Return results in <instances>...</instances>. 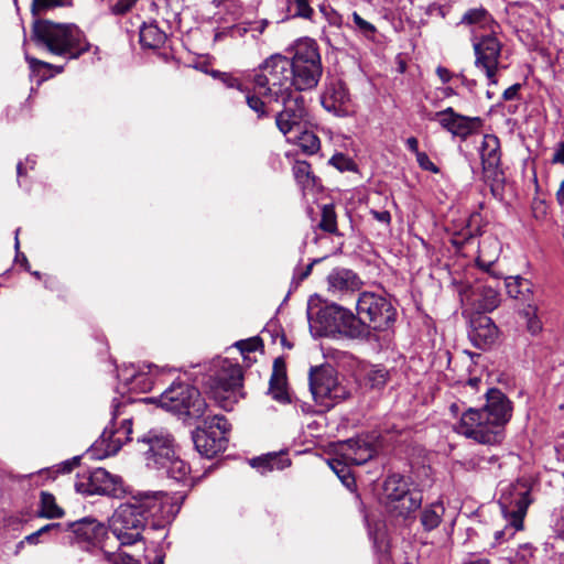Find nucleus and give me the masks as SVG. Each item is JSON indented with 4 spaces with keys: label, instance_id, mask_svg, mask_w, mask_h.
<instances>
[{
    "label": "nucleus",
    "instance_id": "obj_1",
    "mask_svg": "<svg viewBox=\"0 0 564 564\" xmlns=\"http://www.w3.org/2000/svg\"><path fill=\"white\" fill-rule=\"evenodd\" d=\"M31 39L36 46L48 53L69 59L78 58L90 48L84 32L77 25L50 20L35 21Z\"/></svg>",
    "mask_w": 564,
    "mask_h": 564
},
{
    "label": "nucleus",
    "instance_id": "obj_2",
    "mask_svg": "<svg viewBox=\"0 0 564 564\" xmlns=\"http://www.w3.org/2000/svg\"><path fill=\"white\" fill-rule=\"evenodd\" d=\"M290 51L292 53L290 62L295 91L314 89L323 74L317 43L310 37H303L297 40Z\"/></svg>",
    "mask_w": 564,
    "mask_h": 564
},
{
    "label": "nucleus",
    "instance_id": "obj_3",
    "mask_svg": "<svg viewBox=\"0 0 564 564\" xmlns=\"http://www.w3.org/2000/svg\"><path fill=\"white\" fill-rule=\"evenodd\" d=\"M253 83L263 97L279 102L282 96L294 91L290 58L271 55L260 65Z\"/></svg>",
    "mask_w": 564,
    "mask_h": 564
},
{
    "label": "nucleus",
    "instance_id": "obj_4",
    "mask_svg": "<svg viewBox=\"0 0 564 564\" xmlns=\"http://www.w3.org/2000/svg\"><path fill=\"white\" fill-rule=\"evenodd\" d=\"M162 409L180 416L184 422L204 416L207 403L199 390L185 382H173L158 399Z\"/></svg>",
    "mask_w": 564,
    "mask_h": 564
},
{
    "label": "nucleus",
    "instance_id": "obj_5",
    "mask_svg": "<svg viewBox=\"0 0 564 564\" xmlns=\"http://www.w3.org/2000/svg\"><path fill=\"white\" fill-rule=\"evenodd\" d=\"M498 503L507 524L495 536L497 540L509 539L523 529V520L531 503L530 490L523 484H508L501 488Z\"/></svg>",
    "mask_w": 564,
    "mask_h": 564
},
{
    "label": "nucleus",
    "instance_id": "obj_6",
    "mask_svg": "<svg viewBox=\"0 0 564 564\" xmlns=\"http://www.w3.org/2000/svg\"><path fill=\"white\" fill-rule=\"evenodd\" d=\"M145 525L137 496L121 503L109 519V529L121 545H132L140 541Z\"/></svg>",
    "mask_w": 564,
    "mask_h": 564
},
{
    "label": "nucleus",
    "instance_id": "obj_7",
    "mask_svg": "<svg viewBox=\"0 0 564 564\" xmlns=\"http://www.w3.org/2000/svg\"><path fill=\"white\" fill-rule=\"evenodd\" d=\"M455 431L485 445L500 444L505 438V430L480 408H468L463 411Z\"/></svg>",
    "mask_w": 564,
    "mask_h": 564
},
{
    "label": "nucleus",
    "instance_id": "obj_8",
    "mask_svg": "<svg viewBox=\"0 0 564 564\" xmlns=\"http://www.w3.org/2000/svg\"><path fill=\"white\" fill-rule=\"evenodd\" d=\"M209 391L214 400L225 410H230L238 401L239 390L242 387V369L238 364L223 359L217 370L209 378Z\"/></svg>",
    "mask_w": 564,
    "mask_h": 564
},
{
    "label": "nucleus",
    "instance_id": "obj_9",
    "mask_svg": "<svg viewBox=\"0 0 564 564\" xmlns=\"http://www.w3.org/2000/svg\"><path fill=\"white\" fill-rule=\"evenodd\" d=\"M308 379L315 402L326 409L349 397V390L338 381L336 371L330 366L311 368Z\"/></svg>",
    "mask_w": 564,
    "mask_h": 564
},
{
    "label": "nucleus",
    "instance_id": "obj_10",
    "mask_svg": "<svg viewBox=\"0 0 564 564\" xmlns=\"http://www.w3.org/2000/svg\"><path fill=\"white\" fill-rule=\"evenodd\" d=\"M357 314L367 326L375 330H386L394 322L397 311L383 295L375 292H362L356 303Z\"/></svg>",
    "mask_w": 564,
    "mask_h": 564
},
{
    "label": "nucleus",
    "instance_id": "obj_11",
    "mask_svg": "<svg viewBox=\"0 0 564 564\" xmlns=\"http://www.w3.org/2000/svg\"><path fill=\"white\" fill-rule=\"evenodd\" d=\"M132 402L130 399L118 401L117 399L112 402V419L110 425L105 427L100 438L96 442L95 446L104 451L102 456H111L117 454L120 448L130 441L132 433V419L123 417L118 426L117 420L120 415L127 413V408Z\"/></svg>",
    "mask_w": 564,
    "mask_h": 564
},
{
    "label": "nucleus",
    "instance_id": "obj_12",
    "mask_svg": "<svg viewBox=\"0 0 564 564\" xmlns=\"http://www.w3.org/2000/svg\"><path fill=\"white\" fill-rule=\"evenodd\" d=\"M229 430L230 425L225 416L207 417L204 421V426L197 427L192 434L196 451L207 458L218 455L227 447L228 438L226 435Z\"/></svg>",
    "mask_w": 564,
    "mask_h": 564
},
{
    "label": "nucleus",
    "instance_id": "obj_13",
    "mask_svg": "<svg viewBox=\"0 0 564 564\" xmlns=\"http://www.w3.org/2000/svg\"><path fill=\"white\" fill-rule=\"evenodd\" d=\"M137 498L143 511L145 522L148 523L150 518L153 519V528L164 527L166 523H170L181 509L180 503L173 497L162 491L138 494Z\"/></svg>",
    "mask_w": 564,
    "mask_h": 564
},
{
    "label": "nucleus",
    "instance_id": "obj_14",
    "mask_svg": "<svg viewBox=\"0 0 564 564\" xmlns=\"http://www.w3.org/2000/svg\"><path fill=\"white\" fill-rule=\"evenodd\" d=\"M501 43L495 36V33H488L480 36L478 41L474 37L475 66L486 74L489 84H497L496 74L501 55Z\"/></svg>",
    "mask_w": 564,
    "mask_h": 564
},
{
    "label": "nucleus",
    "instance_id": "obj_15",
    "mask_svg": "<svg viewBox=\"0 0 564 564\" xmlns=\"http://www.w3.org/2000/svg\"><path fill=\"white\" fill-rule=\"evenodd\" d=\"M280 101L283 104V109L275 116L278 129L284 135L299 132L302 121L307 115L304 97L294 90L282 96Z\"/></svg>",
    "mask_w": 564,
    "mask_h": 564
},
{
    "label": "nucleus",
    "instance_id": "obj_16",
    "mask_svg": "<svg viewBox=\"0 0 564 564\" xmlns=\"http://www.w3.org/2000/svg\"><path fill=\"white\" fill-rule=\"evenodd\" d=\"M139 444L147 446L144 454L148 464L156 467L169 463V458L175 454L173 436L163 429H152L138 440Z\"/></svg>",
    "mask_w": 564,
    "mask_h": 564
},
{
    "label": "nucleus",
    "instance_id": "obj_17",
    "mask_svg": "<svg viewBox=\"0 0 564 564\" xmlns=\"http://www.w3.org/2000/svg\"><path fill=\"white\" fill-rule=\"evenodd\" d=\"M76 488L87 495H106L115 498H120L126 492L121 477L110 474L105 468L91 470L87 484H77Z\"/></svg>",
    "mask_w": 564,
    "mask_h": 564
},
{
    "label": "nucleus",
    "instance_id": "obj_18",
    "mask_svg": "<svg viewBox=\"0 0 564 564\" xmlns=\"http://www.w3.org/2000/svg\"><path fill=\"white\" fill-rule=\"evenodd\" d=\"M323 108L336 117H348L354 113V105L346 87L340 79H330L325 84L321 95Z\"/></svg>",
    "mask_w": 564,
    "mask_h": 564
},
{
    "label": "nucleus",
    "instance_id": "obj_19",
    "mask_svg": "<svg viewBox=\"0 0 564 564\" xmlns=\"http://www.w3.org/2000/svg\"><path fill=\"white\" fill-rule=\"evenodd\" d=\"M431 120H436L443 129L463 140L475 133L481 126L479 117L463 116L452 107L435 112Z\"/></svg>",
    "mask_w": 564,
    "mask_h": 564
},
{
    "label": "nucleus",
    "instance_id": "obj_20",
    "mask_svg": "<svg viewBox=\"0 0 564 564\" xmlns=\"http://www.w3.org/2000/svg\"><path fill=\"white\" fill-rule=\"evenodd\" d=\"M480 156L485 177L497 183L501 182L503 172L501 169L500 141L496 135H484Z\"/></svg>",
    "mask_w": 564,
    "mask_h": 564
},
{
    "label": "nucleus",
    "instance_id": "obj_21",
    "mask_svg": "<svg viewBox=\"0 0 564 564\" xmlns=\"http://www.w3.org/2000/svg\"><path fill=\"white\" fill-rule=\"evenodd\" d=\"M486 403L480 408L494 422L506 430L507 423L512 416V402L497 388H489L485 394Z\"/></svg>",
    "mask_w": 564,
    "mask_h": 564
},
{
    "label": "nucleus",
    "instance_id": "obj_22",
    "mask_svg": "<svg viewBox=\"0 0 564 564\" xmlns=\"http://www.w3.org/2000/svg\"><path fill=\"white\" fill-rule=\"evenodd\" d=\"M468 337L476 348L485 350L496 343L498 327L490 317L478 315L470 321Z\"/></svg>",
    "mask_w": 564,
    "mask_h": 564
},
{
    "label": "nucleus",
    "instance_id": "obj_23",
    "mask_svg": "<svg viewBox=\"0 0 564 564\" xmlns=\"http://www.w3.org/2000/svg\"><path fill=\"white\" fill-rule=\"evenodd\" d=\"M337 454L351 465H362L376 455V448L366 440L357 437L340 443Z\"/></svg>",
    "mask_w": 564,
    "mask_h": 564
},
{
    "label": "nucleus",
    "instance_id": "obj_24",
    "mask_svg": "<svg viewBox=\"0 0 564 564\" xmlns=\"http://www.w3.org/2000/svg\"><path fill=\"white\" fill-rule=\"evenodd\" d=\"M327 284L328 292L343 297L358 291L362 282L352 270L336 268L327 275Z\"/></svg>",
    "mask_w": 564,
    "mask_h": 564
},
{
    "label": "nucleus",
    "instance_id": "obj_25",
    "mask_svg": "<svg viewBox=\"0 0 564 564\" xmlns=\"http://www.w3.org/2000/svg\"><path fill=\"white\" fill-rule=\"evenodd\" d=\"M67 531L73 533L74 540L78 544H95L105 535L106 528L96 519L86 517L67 523Z\"/></svg>",
    "mask_w": 564,
    "mask_h": 564
},
{
    "label": "nucleus",
    "instance_id": "obj_26",
    "mask_svg": "<svg viewBox=\"0 0 564 564\" xmlns=\"http://www.w3.org/2000/svg\"><path fill=\"white\" fill-rule=\"evenodd\" d=\"M422 492L420 490L412 489L387 510L393 518L402 519L406 523L413 522L415 519V512L422 508Z\"/></svg>",
    "mask_w": 564,
    "mask_h": 564
},
{
    "label": "nucleus",
    "instance_id": "obj_27",
    "mask_svg": "<svg viewBox=\"0 0 564 564\" xmlns=\"http://www.w3.org/2000/svg\"><path fill=\"white\" fill-rule=\"evenodd\" d=\"M500 281L497 276H491V282L486 281L475 290L477 296L478 308L484 312H492L500 303Z\"/></svg>",
    "mask_w": 564,
    "mask_h": 564
},
{
    "label": "nucleus",
    "instance_id": "obj_28",
    "mask_svg": "<svg viewBox=\"0 0 564 564\" xmlns=\"http://www.w3.org/2000/svg\"><path fill=\"white\" fill-rule=\"evenodd\" d=\"M412 489L410 488L409 480L399 474L390 475L383 482V500L388 509L399 499L404 497Z\"/></svg>",
    "mask_w": 564,
    "mask_h": 564
},
{
    "label": "nucleus",
    "instance_id": "obj_29",
    "mask_svg": "<svg viewBox=\"0 0 564 564\" xmlns=\"http://www.w3.org/2000/svg\"><path fill=\"white\" fill-rule=\"evenodd\" d=\"M347 308L337 304L326 305L317 313V323L326 334H337Z\"/></svg>",
    "mask_w": 564,
    "mask_h": 564
},
{
    "label": "nucleus",
    "instance_id": "obj_30",
    "mask_svg": "<svg viewBox=\"0 0 564 564\" xmlns=\"http://www.w3.org/2000/svg\"><path fill=\"white\" fill-rule=\"evenodd\" d=\"M269 392L279 402H288L285 365L281 358L273 364V371L269 382Z\"/></svg>",
    "mask_w": 564,
    "mask_h": 564
},
{
    "label": "nucleus",
    "instance_id": "obj_31",
    "mask_svg": "<svg viewBox=\"0 0 564 564\" xmlns=\"http://www.w3.org/2000/svg\"><path fill=\"white\" fill-rule=\"evenodd\" d=\"M445 514V506L437 500L425 505L420 511V523L424 532H431L440 527Z\"/></svg>",
    "mask_w": 564,
    "mask_h": 564
},
{
    "label": "nucleus",
    "instance_id": "obj_32",
    "mask_svg": "<svg viewBox=\"0 0 564 564\" xmlns=\"http://www.w3.org/2000/svg\"><path fill=\"white\" fill-rule=\"evenodd\" d=\"M460 24L487 30L489 33H495V30L498 28L491 14L484 8H474L466 11L460 19Z\"/></svg>",
    "mask_w": 564,
    "mask_h": 564
},
{
    "label": "nucleus",
    "instance_id": "obj_33",
    "mask_svg": "<svg viewBox=\"0 0 564 564\" xmlns=\"http://www.w3.org/2000/svg\"><path fill=\"white\" fill-rule=\"evenodd\" d=\"M337 334L348 338H366L369 336V327L360 319L359 315H354L351 311L347 310Z\"/></svg>",
    "mask_w": 564,
    "mask_h": 564
},
{
    "label": "nucleus",
    "instance_id": "obj_34",
    "mask_svg": "<svg viewBox=\"0 0 564 564\" xmlns=\"http://www.w3.org/2000/svg\"><path fill=\"white\" fill-rule=\"evenodd\" d=\"M505 288L510 297L529 303L532 296V283L520 276H510L505 280Z\"/></svg>",
    "mask_w": 564,
    "mask_h": 564
},
{
    "label": "nucleus",
    "instance_id": "obj_35",
    "mask_svg": "<svg viewBox=\"0 0 564 564\" xmlns=\"http://www.w3.org/2000/svg\"><path fill=\"white\" fill-rule=\"evenodd\" d=\"M140 44L148 48H160L166 42V33L159 29L155 23H143L139 34Z\"/></svg>",
    "mask_w": 564,
    "mask_h": 564
},
{
    "label": "nucleus",
    "instance_id": "obj_36",
    "mask_svg": "<svg viewBox=\"0 0 564 564\" xmlns=\"http://www.w3.org/2000/svg\"><path fill=\"white\" fill-rule=\"evenodd\" d=\"M346 26L350 29L358 37H361L365 41L372 43L377 41V26L362 18L357 11L351 13V22H347Z\"/></svg>",
    "mask_w": 564,
    "mask_h": 564
},
{
    "label": "nucleus",
    "instance_id": "obj_37",
    "mask_svg": "<svg viewBox=\"0 0 564 564\" xmlns=\"http://www.w3.org/2000/svg\"><path fill=\"white\" fill-rule=\"evenodd\" d=\"M292 171L297 185L303 192L312 191L316 186L317 178L312 172L311 164L306 161H295Z\"/></svg>",
    "mask_w": 564,
    "mask_h": 564
},
{
    "label": "nucleus",
    "instance_id": "obj_38",
    "mask_svg": "<svg viewBox=\"0 0 564 564\" xmlns=\"http://www.w3.org/2000/svg\"><path fill=\"white\" fill-rule=\"evenodd\" d=\"M159 469H164L167 477L176 480L185 482L188 479L191 467L186 462L181 459L175 454L169 458V463L162 464L158 467Z\"/></svg>",
    "mask_w": 564,
    "mask_h": 564
},
{
    "label": "nucleus",
    "instance_id": "obj_39",
    "mask_svg": "<svg viewBox=\"0 0 564 564\" xmlns=\"http://www.w3.org/2000/svg\"><path fill=\"white\" fill-rule=\"evenodd\" d=\"M285 7L286 18H302L312 20L314 9L310 4V0H279Z\"/></svg>",
    "mask_w": 564,
    "mask_h": 564
},
{
    "label": "nucleus",
    "instance_id": "obj_40",
    "mask_svg": "<svg viewBox=\"0 0 564 564\" xmlns=\"http://www.w3.org/2000/svg\"><path fill=\"white\" fill-rule=\"evenodd\" d=\"M292 134L293 135H286L288 140H294L304 153L314 154L319 150L321 142L314 132L300 130Z\"/></svg>",
    "mask_w": 564,
    "mask_h": 564
},
{
    "label": "nucleus",
    "instance_id": "obj_41",
    "mask_svg": "<svg viewBox=\"0 0 564 564\" xmlns=\"http://www.w3.org/2000/svg\"><path fill=\"white\" fill-rule=\"evenodd\" d=\"M39 517L46 519H56L64 516V510L56 503L55 497L47 492H41Z\"/></svg>",
    "mask_w": 564,
    "mask_h": 564
},
{
    "label": "nucleus",
    "instance_id": "obj_42",
    "mask_svg": "<svg viewBox=\"0 0 564 564\" xmlns=\"http://www.w3.org/2000/svg\"><path fill=\"white\" fill-rule=\"evenodd\" d=\"M289 462L282 457H279L274 454H268L262 457H257L251 460V466L261 470V473H265L268 470L273 469H282L285 467V463Z\"/></svg>",
    "mask_w": 564,
    "mask_h": 564
},
{
    "label": "nucleus",
    "instance_id": "obj_43",
    "mask_svg": "<svg viewBox=\"0 0 564 564\" xmlns=\"http://www.w3.org/2000/svg\"><path fill=\"white\" fill-rule=\"evenodd\" d=\"M538 306L529 302L521 311V316L525 319L527 329L531 335H538L542 330V322L536 315Z\"/></svg>",
    "mask_w": 564,
    "mask_h": 564
},
{
    "label": "nucleus",
    "instance_id": "obj_44",
    "mask_svg": "<svg viewBox=\"0 0 564 564\" xmlns=\"http://www.w3.org/2000/svg\"><path fill=\"white\" fill-rule=\"evenodd\" d=\"M319 229L325 232L337 235V217L335 213V207L332 204L324 205L322 208V218L318 224Z\"/></svg>",
    "mask_w": 564,
    "mask_h": 564
},
{
    "label": "nucleus",
    "instance_id": "obj_45",
    "mask_svg": "<svg viewBox=\"0 0 564 564\" xmlns=\"http://www.w3.org/2000/svg\"><path fill=\"white\" fill-rule=\"evenodd\" d=\"M349 465H351V463H347L341 457H340V459L334 458V459L329 460L330 468L336 473L338 478L347 487H350L355 482L352 476L350 475V470L348 468Z\"/></svg>",
    "mask_w": 564,
    "mask_h": 564
},
{
    "label": "nucleus",
    "instance_id": "obj_46",
    "mask_svg": "<svg viewBox=\"0 0 564 564\" xmlns=\"http://www.w3.org/2000/svg\"><path fill=\"white\" fill-rule=\"evenodd\" d=\"M246 101L248 104V106L254 111L257 112L258 117L259 118H262V117H267L268 116V112L265 110V104L264 101L256 96V95H247L246 96Z\"/></svg>",
    "mask_w": 564,
    "mask_h": 564
},
{
    "label": "nucleus",
    "instance_id": "obj_47",
    "mask_svg": "<svg viewBox=\"0 0 564 564\" xmlns=\"http://www.w3.org/2000/svg\"><path fill=\"white\" fill-rule=\"evenodd\" d=\"M388 373L384 369H372L368 372V381L372 388H381L386 384Z\"/></svg>",
    "mask_w": 564,
    "mask_h": 564
},
{
    "label": "nucleus",
    "instance_id": "obj_48",
    "mask_svg": "<svg viewBox=\"0 0 564 564\" xmlns=\"http://www.w3.org/2000/svg\"><path fill=\"white\" fill-rule=\"evenodd\" d=\"M322 13L327 20L328 24L336 28H341L344 24L343 15L332 8H321Z\"/></svg>",
    "mask_w": 564,
    "mask_h": 564
},
{
    "label": "nucleus",
    "instance_id": "obj_49",
    "mask_svg": "<svg viewBox=\"0 0 564 564\" xmlns=\"http://www.w3.org/2000/svg\"><path fill=\"white\" fill-rule=\"evenodd\" d=\"M63 4V0H33L32 1V12L33 14H39L42 11L47 9L58 7Z\"/></svg>",
    "mask_w": 564,
    "mask_h": 564
},
{
    "label": "nucleus",
    "instance_id": "obj_50",
    "mask_svg": "<svg viewBox=\"0 0 564 564\" xmlns=\"http://www.w3.org/2000/svg\"><path fill=\"white\" fill-rule=\"evenodd\" d=\"M415 158L419 166L422 170L429 171L434 174H437L440 172V169L430 160L429 155L425 152L417 153Z\"/></svg>",
    "mask_w": 564,
    "mask_h": 564
},
{
    "label": "nucleus",
    "instance_id": "obj_51",
    "mask_svg": "<svg viewBox=\"0 0 564 564\" xmlns=\"http://www.w3.org/2000/svg\"><path fill=\"white\" fill-rule=\"evenodd\" d=\"M138 0H118L112 7L111 12L117 15L127 13Z\"/></svg>",
    "mask_w": 564,
    "mask_h": 564
},
{
    "label": "nucleus",
    "instance_id": "obj_52",
    "mask_svg": "<svg viewBox=\"0 0 564 564\" xmlns=\"http://www.w3.org/2000/svg\"><path fill=\"white\" fill-rule=\"evenodd\" d=\"M318 260L312 261L310 264H307L305 268H296L293 274V281L296 284H300L302 281H304L312 272L313 265Z\"/></svg>",
    "mask_w": 564,
    "mask_h": 564
},
{
    "label": "nucleus",
    "instance_id": "obj_53",
    "mask_svg": "<svg viewBox=\"0 0 564 564\" xmlns=\"http://www.w3.org/2000/svg\"><path fill=\"white\" fill-rule=\"evenodd\" d=\"M236 346L240 349L242 354L245 352H251L256 351L259 347V340L258 339H248V340H240L236 343Z\"/></svg>",
    "mask_w": 564,
    "mask_h": 564
},
{
    "label": "nucleus",
    "instance_id": "obj_54",
    "mask_svg": "<svg viewBox=\"0 0 564 564\" xmlns=\"http://www.w3.org/2000/svg\"><path fill=\"white\" fill-rule=\"evenodd\" d=\"M37 531L41 535H43L45 533H50V532H54L55 534H57L59 532L67 531V524L64 525V524L57 523V522L48 523V524L42 527L41 529H39Z\"/></svg>",
    "mask_w": 564,
    "mask_h": 564
},
{
    "label": "nucleus",
    "instance_id": "obj_55",
    "mask_svg": "<svg viewBox=\"0 0 564 564\" xmlns=\"http://www.w3.org/2000/svg\"><path fill=\"white\" fill-rule=\"evenodd\" d=\"M329 162L340 171L348 170L350 164V161L344 154H335Z\"/></svg>",
    "mask_w": 564,
    "mask_h": 564
},
{
    "label": "nucleus",
    "instance_id": "obj_56",
    "mask_svg": "<svg viewBox=\"0 0 564 564\" xmlns=\"http://www.w3.org/2000/svg\"><path fill=\"white\" fill-rule=\"evenodd\" d=\"M221 82L228 87V88H236L238 90L242 91V85L239 82L238 78L234 77L230 74H223L221 75Z\"/></svg>",
    "mask_w": 564,
    "mask_h": 564
},
{
    "label": "nucleus",
    "instance_id": "obj_57",
    "mask_svg": "<svg viewBox=\"0 0 564 564\" xmlns=\"http://www.w3.org/2000/svg\"><path fill=\"white\" fill-rule=\"evenodd\" d=\"M370 214L379 223L389 225L391 221V215L388 210H371Z\"/></svg>",
    "mask_w": 564,
    "mask_h": 564
},
{
    "label": "nucleus",
    "instance_id": "obj_58",
    "mask_svg": "<svg viewBox=\"0 0 564 564\" xmlns=\"http://www.w3.org/2000/svg\"><path fill=\"white\" fill-rule=\"evenodd\" d=\"M552 163L564 164V141L560 142L554 150Z\"/></svg>",
    "mask_w": 564,
    "mask_h": 564
},
{
    "label": "nucleus",
    "instance_id": "obj_59",
    "mask_svg": "<svg viewBox=\"0 0 564 564\" xmlns=\"http://www.w3.org/2000/svg\"><path fill=\"white\" fill-rule=\"evenodd\" d=\"M79 464V457H74L69 460H66L64 463H62L59 466H58V471L59 473H63V474H68L70 473L75 466H77Z\"/></svg>",
    "mask_w": 564,
    "mask_h": 564
},
{
    "label": "nucleus",
    "instance_id": "obj_60",
    "mask_svg": "<svg viewBox=\"0 0 564 564\" xmlns=\"http://www.w3.org/2000/svg\"><path fill=\"white\" fill-rule=\"evenodd\" d=\"M521 88V85L520 84H514L510 87H508L503 94H502V97L505 100H513V99H517L518 98V94H519V90Z\"/></svg>",
    "mask_w": 564,
    "mask_h": 564
},
{
    "label": "nucleus",
    "instance_id": "obj_61",
    "mask_svg": "<svg viewBox=\"0 0 564 564\" xmlns=\"http://www.w3.org/2000/svg\"><path fill=\"white\" fill-rule=\"evenodd\" d=\"M113 562L115 564H140L139 561L126 553L113 555Z\"/></svg>",
    "mask_w": 564,
    "mask_h": 564
},
{
    "label": "nucleus",
    "instance_id": "obj_62",
    "mask_svg": "<svg viewBox=\"0 0 564 564\" xmlns=\"http://www.w3.org/2000/svg\"><path fill=\"white\" fill-rule=\"evenodd\" d=\"M436 74L444 84L448 83L453 77V74L449 72V69L443 66H438L436 68Z\"/></svg>",
    "mask_w": 564,
    "mask_h": 564
},
{
    "label": "nucleus",
    "instance_id": "obj_63",
    "mask_svg": "<svg viewBox=\"0 0 564 564\" xmlns=\"http://www.w3.org/2000/svg\"><path fill=\"white\" fill-rule=\"evenodd\" d=\"M405 144L408 147V149L413 152L415 155H417V153H420L421 151L419 150V141L415 137H410L406 139L405 141Z\"/></svg>",
    "mask_w": 564,
    "mask_h": 564
},
{
    "label": "nucleus",
    "instance_id": "obj_64",
    "mask_svg": "<svg viewBox=\"0 0 564 564\" xmlns=\"http://www.w3.org/2000/svg\"><path fill=\"white\" fill-rule=\"evenodd\" d=\"M556 198L562 208H564V180L560 184V188L556 193Z\"/></svg>",
    "mask_w": 564,
    "mask_h": 564
}]
</instances>
